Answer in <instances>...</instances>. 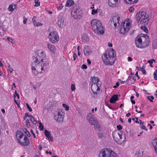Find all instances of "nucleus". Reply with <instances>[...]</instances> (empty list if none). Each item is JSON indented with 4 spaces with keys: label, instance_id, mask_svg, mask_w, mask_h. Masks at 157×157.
Returning <instances> with one entry per match:
<instances>
[{
    "label": "nucleus",
    "instance_id": "obj_1",
    "mask_svg": "<svg viewBox=\"0 0 157 157\" xmlns=\"http://www.w3.org/2000/svg\"><path fill=\"white\" fill-rule=\"evenodd\" d=\"M36 59L31 65L32 70L35 75L43 73L45 71L46 67L49 64L46 52L43 50H38L35 52Z\"/></svg>",
    "mask_w": 157,
    "mask_h": 157
},
{
    "label": "nucleus",
    "instance_id": "obj_2",
    "mask_svg": "<svg viewBox=\"0 0 157 157\" xmlns=\"http://www.w3.org/2000/svg\"><path fill=\"white\" fill-rule=\"evenodd\" d=\"M116 52L111 48L106 51L102 55V59L104 63L107 65H113L116 60Z\"/></svg>",
    "mask_w": 157,
    "mask_h": 157
},
{
    "label": "nucleus",
    "instance_id": "obj_3",
    "mask_svg": "<svg viewBox=\"0 0 157 157\" xmlns=\"http://www.w3.org/2000/svg\"><path fill=\"white\" fill-rule=\"evenodd\" d=\"M92 28L94 32L98 35H102L104 33V28L101 22L97 19L92 20L90 22Z\"/></svg>",
    "mask_w": 157,
    "mask_h": 157
},
{
    "label": "nucleus",
    "instance_id": "obj_4",
    "mask_svg": "<svg viewBox=\"0 0 157 157\" xmlns=\"http://www.w3.org/2000/svg\"><path fill=\"white\" fill-rule=\"evenodd\" d=\"M16 136L17 143L21 146H26L30 144L29 139L22 132L17 131Z\"/></svg>",
    "mask_w": 157,
    "mask_h": 157
},
{
    "label": "nucleus",
    "instance_id": "obj_5",
    "mask_svg": "<svg viewBox=\"0 0 157 157\" xmlns=\"http://www.w3.org/2000/svg\"><path fill=\"white\" fill-rule=\"evenodd\" d=\"M93 82L91 86V89L93 93L91 94V95L95 97L97 96L98 93L100 91L101 82L97 77H95L93 79Z\"/></svg>",
    "mask_w": 157,
    "mask_h": 157
},
{
    "label": "nucleus",
    "instance_id": "obj_6",
    "mask_svg": "<svg viewBox=\"0 0 157 157\" xmlns=\"http://www.w3.org/2000/svg\"><path fill=\"white\" fill-rule=\"evenodd\" d=\"M136 19L137 22L140 24L145 23L147 24L149 22V17L147 14L144 11L137 13L136 15Z\"/></svg>",
    "mask_w": 157,
    "mask_h": 157
},
{
    "label": "nucleus",
    "instance_id": "obj_7",
    "mask_svg": "<svg viewBox=\"0 0 157 157\" xmlns=\"http://www.w3.org/2000/svg\"><path fill=\"white\" fill-rule=\"evenodd\" d=\"M113 136L115 141L119 144H121L126 141L125 135L123 134L122 131L114 132Z\"/></svg>",
    "mask_w": 157,
    "mask_h": 157
},
{
    "label": "nucleus",
    "instance_id": "obj_8",
    "mask_svg": "<svg viewBox=\"0 0 157 157\" xmlns=\"http://www.w3.org/2000/svg\"><path fill=\"white\" fill-rule=\"evenodd\" d=\"M132 21L129 19H126L121 23V26L120 33L124 34L128 32L131 26Z\"/></svg>",
    "mask_w": 157,
    "mask_h": 157
},
{
    "label": "nucleus",
    "instance_id": "obj_9",
    "mask_svg": "<svg viewBox=\"0 0 157 157\" xmlns=\"http://www.w3.org/2000/svg\"><path fill=\"white\" fill-rule=\"evenodd\" d=\"M99 157H119L117 153L110 149L104 148L100 151Z\"/></svg>",
    "mask_w": 157,
    "mask_h": 157
},
{
    "label": "nucleus",
    "instance_id": "obj_10",
    "mask_svg": "<svg viewBox=\"0 0 157 157\" xmlns=\"http://www.w3.org/2000/svg\"><path fill=\"white\" fill-rule=\"evenodd\" d=\"M64 116V112L62 110H60L55 113L54 119L57 122L60 123L63 121Z\"/></svg>",
    "mask_w": 157,
    "mask_h": 157
},
{
    "label": "nucleus",
    "instance_id": "obj_11",
    "mask_svg": "<svg viewBox=\"0 0 157 157\" xmlns=\"http://www.w3.org/2000/svg\"><path fill=\"white\" fill-rule=\"evenodd\" d=\"M145 38L144 37L140 35L138 36L136 38L135 43L136 45L138 48H143L147 46L144 44V40H145Z\"/></svg>",
    "mask_w": 157,
    "mask_h": 157
},
{
    "label": "nucleus",
    "instance_id": "obj_12",
    "mask_svg": "<svg viewBox=\"0 0 157 157\" xmlns=\"http://www.w3.org/2000/svg\"><path fill=\"white\" fill-rule=\"evenodd\" d=\"M49 40L53 43H55L59 40V37L57 33L55 31H53L50 33L48 36Z\"/></svg>",
    "mask_w": 157,
    "mask_h": 157
},
{
    "label": "nucleus",
    "instance_id": "obj_13",
    "mask_svg": "<svg viewBox=\"0 0 157 157\" xmlns=\"http://www.w3.org/2000/svg\"><path fill=\"white\" fill-rule=\"evenodd\" d=\"M120 20V17L118 14L113 16L111 22V25H113L115 27H118L119 26V22Z\"/></svg>",
    "mask_w": 157,
    "mask_h": 157
},
{
    "label": "nucleus",
    "instance_id": "obj_14",
    "mask_svg": "<svg viewBox=\"0 0 157 157\" xmlns=\"http://www.w3.org/2000/svg\"><path fill=\"white\" fill-rule=\"evenodd\" d=\"M108 5L112 8L118 7L120 6L121 0H108Z\"/></svg>",
    "mask_w": 157,
    "mask_h": 157
},
{
    "label": "nucleus",
    "instance_id": "obj_15",
    "mask_svg": "<svg viewBox=\"0 0 157 157\" xmlns=\"http://www.w3.org/2000/svg\"><path fill=\"white\" fill-rule=\"evenodd\" d=\"M87 119L88 120L89 122L91 124H94L97 121L95 117L94 116L92 115L89 114L86 117Z\"/></svg>",
    "mask_w": 157,
    "mask_h": 157
},
{
    "label": "nucleus",
    "instance_id": "obj_16",
    "mask_svg": "<svg viewBox=\"0 0 157 157\" xmlns=\"http://www.w3.org/2000/svg\"><path fill=\"white\" fill-rule=\"evenodd\" d=\"M64 19L61 17L59 16L58 17L57 24L59 28H62L64 25Z\"/></svg>",
    "mask_w": 157,
    "mask_h": 157
},
{
    "label": "nucleus",
    "instance_id": "obj_17",
    "mask_svg": "<svg viewBox=\"0 0 157 157\" xmlns=\"http://www.w3.org/2000/svg\"><path fill=\"white\" fill-rule=\"evenodd\" d=\"M71 14L76 17L79 18L82 16V14L81 12H80L79 10H76L72 11Z\"/></svg>",
    "mask_w": 157,
    "mask_h": 157
},
{
    "label": "nucleus",
    "instance_id": "obj_18",
    "mask_svg": "<svg viewBox=\"0 0 157 157\" xmlns=\"http://www.w3.org/2000/svg\"><path fill=\"white\" fill-rule=\"evenodd\" d=\"M83 51L84 55L86 56H89L92 52L91 49L88 46H86L84 47Z\"/></svg>",
    "mask_w": 157,
    "mask_h": 157
},
{
    "label": "nucleus",
    "instance_id": "obj_19",
    "mask_svg": "<svg viewBox=\"0 0 157 157\" xmlns=\"http://www.w3.org/2000/svg\"><path fill=\"white\" fill-rule=\"evenodd\" d=\"M47 47L52 53H55L56 50V48L55 46L50 44H47Z\"/></svg>",
    "mask_w": 157,
    "mask_h": 157
},
{
    "label": "nucleus",
    "instance_id": "obj_20",
    "mask_svg": "<svg viewBox=\"0 0 157 157\" xmlns=\"http://www.w3.org/2000/svg\"><path fill=\"white\" fill-rule=\"evenodd\" d=\"M124 1L126 4L131 5L137 3L138 0H124Z\"/></svg>",
    "mask_w": 157,
    "mask_h": 157
},
{
    "label": "nucleus",
    "instance_id": "obj_21",
    "mask_svg": "<svg viewBox=\"0 0 157 157\" xmlns=\"http://www.w3.org/2000/svg\"><path fill=\"white\" fill-rule=\"evenodd\" d=\"M118 99V95H114L110 98L109 101L111 103H115L116 101Z\"/></svg>",
    "mask_w": 157,
    "mask_h": 157
},
{
    "label": "nucleus",
    "instance_id": "obj_22",
    "mask_svg": "<svg viewBox=\"0 0 157 157\" xmlns=\"http://www.w3.org/2000/svg\"><path fill=\"white\" fill-rule=\"evenodd\" d=\"M44 134L47 137L49 140L52 141V137L48 131L47 130H45L44 131Z\"/></svg>",
    "mask_w": 157,
    "mask_h": 157
},
{
    "label": "nucleus",
    "instance_id": "obj_23",
    "mask_svg": "<svg viewBox=\"0 0 157 157\" xmlns=\"http://www.w3.org/2000/svg\"><path fill=\"white\" fill-rule=\"evenodd\" d=\"M17 6L16 4H11L8 7V10L10 12H13L15 9H16V8Z\"/></svg>",
    "mask_w": 157,
    "mask_h": 157
},
{
    "label": "nucleus",
    "instance_id": "obj_24",
    "mask_svg": "<svg viewBox=\"0 0 157 157\" xmlns=\"http://www.w3.org/2000/svg\"><path fill=\"white\" fill-rule=\"evenodd\" d=\"M144 155V151H139L136 152L135 155V157H145Z\"/></svg>",
    "mask_w": 157,
    "mask_h": 157
},
{
    "label": "nucleus",
    "instance_id": "obj_25",
    "mask_svg": "<svg viewBox=\"0 0 157 157\" xmlns=\"http://www.w3.org/2000/svg\"><path fill=\"white\" fill-rule=\"evenodd\" d=\"M81 38L84 42L88 41L89 40L88 37L86 34H83L81 37Z\"/></svg>",
    "mask_w": 157,
    "mask_h": 157
},
{
    "label": "nucleus",
    "instance_id": "obj_26",
    "mask_svg": "<svg viewBox=\"0 0 157 157\" xmlns=\"http://www.w3.org/2000/svg\"><path fill=\"white\" fill-rule=\"evenodd\" d=\"M74 4V2L72 0H67L65 5L66 6L70 7Z\"/></svg>",
    "mask_w": 157,
    "mask_h": 157
},
{
    "label": "nucleus",
    "instance_id": "obj_27",
    "mask_svg": "<svg viewBox=\"0 0 157 157\" xmlns=\"http://www.w3.org/2000/svg\"><path fill=\"white\" fill-rule=\"evenodd\" d=\"M94 128L96 130H99L101 128L100 125L97 121H96V122L94 124Z\"/></svg>",
    "mask_w": 157,
    "mask_h": 157
},
{
    "label": "nucleus",
    "instance_id": "obj_28",
    "mask_svg": "<svg viewBox=\"0 0 157 157\" xmlns=\"http://www.w3.org/2000/svg\"><path fill=\"white\" fill-rule=\"evenodd\" d=\"M15 94L14 96V101L15 103L17 105V106L18 107H19V104L20 103V102H19V101L18 100H16V94H17V93L16 91L15 92Z\"/></svg>",
    "mask_w": 157,
    "mask_h": 157
},
{
    "label": "nucleus",
    "instance_id": "obj_29",
    "mask_svg": "<svg viewBox=\"0 0 157 157\" xmlns=\"http://www.w3.org/2000/svg\"><path fill=\"white\" fill-rule=\"evenodd\" d=\"M30 116V119L31 121L34 124H36L37 122V120H36V119H35L32 116Z\"/></svg>",
    "mask_w": 157,
    "mask_h": 157
},
{
    "label": "nucleus",
    "instance_id": "obj_30",
    "mask_svg": "<svg viewBox=\"0 0 157 157\" xmlns=\"http://www.w3.org/2000/svg\"><path fill=\"white\" fill-rule=\"evenodd\" d=\"M152 45L154 48H157V38L153 41Z\"/></svg>",
    "mask_w": 157,
    "mask_h": 157
},
{
    "label": "nucleus",
    "instance_id": "obj_31",
    "mask_svg": "<svg viewBox=\"0 0 157 157\" xmlns=\"http://www.w3.org/2000/svg\"><path fill=\"white\" fill-rule=\"evenodd\" d=\"M152 144L154 148L155 151L156 153L157 154V142H153Z\"/></svg>",
    "mask_w": 157,
    "mask_h": 157
},
{
    "label": "nucleus",
    "instance_id": "obj_32",
    "mask_svg": "<svg viewBox=\"0 0 157 157\" xmlns=\"http://www.w3.org/2000/svg\"><path fill=\"white\" fill-rule=\"evenodd\" d=\"M6 39L8 40V41L11 43L14 44L15 43L14 40L11 37H9L8 36H6Z\"/></svg>",
    "mask_w": 157,
    "mask_h": 157
},
{
    "label": "nucleus",
    "instance_id": "obj_33",
    "mask_svg": "<svg viewBox=\"0 0 157 157\" xmlns=\"http://www.w3.org/2000/svg\"><path fill=\"white\" fill-rule=\"evenodd\" d=\"M35 5L34 6L36 7H38L40 6V3L39 1V0H35Z\"/></svg>",
    "mask_w": 157,
    "mask_h": 157
},
{
    "label": "nucleus",
    "instance_id": "obj_34",
    "mask_svg": "<svg viewBox=\"0 0 157 157\" xmlns=\"http://www.w3.org/2000/svg\"><path fill=\"white\" fill-rule=\"evenodd\" d=\"M62 106L63 107L65 108V110L66 111H68L69 110V107L65 104H63Z\"/></svg>",
    "mask_w": 157,
    "mask_h": 157
},
{
    "label": "nucleus",
    "instance_id": "obj_35",
    "mask_svg": "<svg viewBox=\"0 0 157 157\" xmlns=\"http://www.w3.org/2000/svg\"><path fill=\"white\" fill-rule=\"evenodd\" d=\"M147 98L149 100L150 102H153V100L154 99V97L152 96H147Z\"/></svg>",
    "mask_w": 157,
    "mask_h": 157
},
{
    "label": "nucleus",
    "instance_id": "obj_36",
    "mask_svg": "<svg viewBox=\"0 0 157 157\" xmlns=\"http://www.w3.org/2000/svg\"><path fill=\"white\" fill-rule=\"evenodd\" d=\"M39 128L41 131L44 130V127L41 122H40L39 123Z\"/></svg>",
    "mask_w": 157,
    "mask_h": 157
},
{
    "label": "nucleus",
    "instance_id": "obj_37",
    "mask_svg": "<svg viewBox=\"0 0 157 157\" xmlns=\"http://www.w3.org/2000/svg\"><path fill=\"white\" fill-rule=\"evenodd\" d=\"M34 26L38 27L39 26H41L43 25L42 24L39 22H35V23L33 24Z\"/></svg>",
    "mask_w": 157,
    "mask_h": 157
},
{
    "label": "nucleus",
    "instance_id": "obj_38",
    "mask_svg": "<svg viewBox=\"0 0 157 157\" xmlns=\"http://www.w3.org/2000/svg\"><path fill=\"white\" fill-rule=\"evenodd\" d=\"M71 89L72 91H74L75 90V86L73 84H72L71 85Z\"/></svg>",
    "mask_w": 157,
    "mask_h": 157
},
{
    "label": "nucleus",
    "instance_id": "obj_39",
    "mask_svg": "<svg viewBox=\"0 0 157 157\" xmlns=\"http://www.w3.org/2000/svg\"><path fill=\"white\" fill-rule=\"evenodd\" d=\"M25 124L26 125L28 128L30 126V122L28 120H25Z\"/></svg>",
    "mask_w": 157,
    "mask_h": 157
},
{
    "label": "nucleus",
    "instance_id": "obj_40",
    "mask_svg": "<svg viewBox=\"0 0 157 157\" xmlns=\"http://www.w3.org/2000/svg\"><path fill=\"white\" fill-rule=\"evenodd\" d=\"M98 9H97V10H94V9H93L92 10V12H91V14H92V15H94L97 13H98Z\"/></svg>",
    "mask_w": 157,
    "mask_h": 157
},
{
    "label": "nucleus",
    "instance_id": "obj_41",
    "mask_svg": "<svg viewBox=\"0 0 157 157\" xmlns=\"http://www.w3.org/2000/svg\"><path fill=\"white\" fill-rule=\"evenodd\" d=\"M129 12L130 13H132L134 11V8L132 6H131L129 9Z\"/></svg>",
    "mask_w": 157,
    "mask_h": 157
},
{
    "label": "nucleus",
    "instance_id": "obj_42",
    "mask_svg": "<svg viewBox=\"0 0 157 157\" xmlns=\"http://www.w3.org/2000/svg\"><path fill=\"white\" fill-rule=\"evenodd\" d=\"M141 29H142L144 30V31L146 33H147L148 32V29H147V28L146 27H141Z\"/></svg>",
    "mask_w": 157,
    "mask_h": 157
},
{
    "label": "nucleus",
    "instance_id": "obj_43",
    "mask_svg": "<svg viewBox=\"0 0 157 157\" xmlns=\"http://www.w3.org/2000/svg\"><path fill=\"white\" fill-rule=\"evenodd\" d=\"M26 107L29 110L30 112H32V108L29 106V105L28 104H26Z\"/></svg>",
    "mask_w": 157,
    "mask_h": 157
},
{
    "label": "nucleus",
    "instance_id": "obj_44",
    "mask_svg": "<svg viewBox=\"0 0 157 157\" xmlns=\"http://www.w3.org/2000/svg\"><path fill=\"white\" fill-rule=\"evenodd\" d=\"M63 4L62 3H61L60 5L58 7H57V9L58 10H61L63 7Z\"/></svg>",
    "mask_w": 157,
    "mask_h": 157
},
{
    "label": "nucleus",
    "instance_id": "obj_45",
    "mask_svg": "<svg viewBox=\"0 0 157 157\" xmlns=\"http://www.w3.org/2000/svg\"><path fill=\"white\" fill-rule=\"evenodd\" d=\"M36 16H34L33 17V18L32 19V20L33 23V24H34V23H35L36 21Z\"/></svg>",
    "mask_w": 157,
    "mask_h": 157
},
{
    "label": "nucleus",
    "instance_id": "obj_46",
    "mask_svg": "<svg viewBox=\"0 0 157 157\" xmlns=\"http://www.w3.org/2000/svg\"><path fill=\"white\" fill-rule=\"evenodd\" d=\"M119 85V83L118 82H117L116 83V85L114 86H113V87L114 88H117Z\"/></svg>",
    "mask_w": 157,
    "mask_h": 157
},
{
    "label": "nucleus",
    "instance_id": "obj_47",
    "mask_svg": "<svg viewBox=\"0 0 157 157\" xmlns=\"http://www.w3.org/2000/svg\"><path fill=\"white\" fill-rule=\"evenodd\" d=\"M117 128L119 130H120L122 129V127L120 125H118L117 126Z\"/></svg>",
    "mask_w": 157,
    "mask_h": 157
},
{
    "label": "nucleus",
    "instance_id": "obj_48",
    "mask_svg": "<svg viewBox=\"0 0 157 157\" xmlns=\"http://www.w3.org/2000/svg\"><path fill=\"white\" fill-rule=\"evenodd\" d=\"M141 128L146 131L147 130V128L144 125H143L141 126Z\"/></svg>",
    "mask_w": 157,
    "mask_h": 157
},
{
    "label": "nucleus",
    "instance_id": "obj_49",
    "mask_svg": "<svg viewBox=\"0 0 157 157\" xmlns=\"http://www.w3.org/2000/svg\"><path fill=\"white\" fill-rule=\"evenodd\" d=\"M141 71L143 74L145 75L146 74V71L144 68H142L141 69Z\"/></svg>",
    "mask_w": 157,
    "mask_h": 157
},
{
    "label": "nucleus",
    "instance_id": "obj_50",
    "mask_svg": "<svg viewBox=\"0 0 157 157\" xmlns=\"http://www.w3.org/2000/svg\"><path fill=\"white\" fill-rule=\"evenodd\" d=\"M82 68L83 69H86L87 68V67L86 65L83 64L82 65Z\"/></svg>",
    "mask_w": 157,
    "mask_h": 157
},
{
    "label": "nucleus",
    "instance_id": "obj_51",
    "mask_svg": "<svg viewBox=\"0 0 157 157\" xmlns=\"http://www.w3.org/2000/svg\"><path fill=\"white\" fill-rule=\"evenodd\" d=\"M73 59L74 60H75L77 58V55L75 53H74L73 54Z\"/></svg>",
    "mask_w": 157,
    "mask_h": 157
},
{
    "label": "nucleus",
    "instance_id": "obj_52",
    "mask_svg": "<svg viewBox=\"0 0 157 157\" xmlns=\"http://www.w3.org/2000/svg\"><path fill=\"white\" fill-rule=\"evenodd\" d=\"M25 117H29V118H30V116H32V115H29V113H26L25 114Z\"/></svg>",
    "mask_w": 157,
    "mask_h": 157
},
{
    "label": "nucleus",
    "instance_id": "obj_53",
    "mask_svg": "<svg viewBox=\"0 0 157 157\" xmlns=\"http://www.w3.org/2000/svg\"><path fill=\"white\" fill-rule=\"evenodd\" d=\"M154 78L155 77H157V69L154 73Z\"/></svg>",
    "mask_w": 157,
    "mask_h": 157
},
{
    "label": "nucleus",
    "instance_id": "obj_54",
    "mask_svg": "<svg viewBox=\"0 0 157 157\" xmlns=\"http://www.w3.org/2000/svg\"><path fill=\"white\" fill-rule=\"evenodd\" d=\"M22 131L25 133L27 131H28L27 129L25 128H23L22 129Z\"/></svg>",
    "mask_w": 157,
    "mask_h": 157
},
{
    "label": "nucleus",
    "instance_id": "obj_55",
    "mask_svg": "<svg viewBox=\"0 0 157 157\" xmlns=\"http://www.w3.org/2000/svg\"><path fill=\"white\" fill-rule=\"evenodd\" d=\"M19 95L18 94H16V100H18L19 101V102H20V101H19Z\"/></svg>",
    "mask_w": 157,
    "mask_h": 157
},
{
    "label": "nucleus",
    "instance_id": "obj_56",
    "mask_svg": "<svg viewBox=\"0 0 157 157\" xmlns=\"http://www.w3.org/2000/svg\"><path fill=\"white\" fill-rule=\"evenodd\" d=\"M128 62L131 61L132 60V59L130 57H128Z\"/></svg>",
    "mask_w": 157,
    "mask_h": 157
},
{
    "label": "nucleus",
    "instance_id": "obj_57",
    "mask_svg": "<svg viewBox=\"0 0 157 157\" xmlns=\"http://www.w3.org/2000/svg\"><path fill=\"white\" fill-rule=\"evenodd\" d=\"M25 134L27 135L28 137H30V133L29 132V131H27L25 133Z\"/></svg>",
    "mask_w": 157,
    "mask_h": 157
},
{
    "label": "nucleus",
    "instance_id": "obj_58",
    "mask_svg": "<svg viewBox=\"0 0 157 157\" xmlns=\"http://www.w3.org/2000/svg\"><path fill=\"white\" fill-rule=\"evenodd\" d=\"M87 62L88 63V64L90 65L91 64V61L89 59H87Z\"/></svg>",
    "mask_w": 157,
    "mask_h": 157
},
{
    "label": "nucleus",
    "instance_id": "obj_59",
    "mask_svg": "<svg viewBox=\"0 0 157 157\" xmlns=\"http://www.w3.org/2000/svg\"><path fill=\"white\" fill-rule=\"evenodd\" d=\"M135 122L137 123H139V121H138V118L137 117L135 118Z\"/></svg>",
    "mask_w": 157,
    "mask_h": 157
},
{
    "label": "nucleus",
    "instance_id": "obj_60",
    "mask_svg": "<svg viewBox=\"0 0 157 157\" xmlns=\"http://www.w3.org/2000/svg\"><path fill=\"white\" fill-rule=\"evenodd\" d=\"M148 62L149 64H150V66L152 67L151 65L153 63V62L151 60H149Z\"/></svg>",
    "mask_w": 157,
    "mask_h": 157
},
{
    "label": "nucleus",
    "instance_id": "obj_61",
    "mask_svg": "<svg viewBox=\"0 0 157 157\" xmlns=\"http://www.w3.org/2000/svg\"><path fill=\"white\" fill-rule=\"evenodd\" d=\"M27 21V19L26 18L24 19L23 21V22L24 24H26V23Z\"/></svg>",
    "mask_w": 157,
    "mask_h": 157
},
{
    "label": "nucleus",
    "instance_id": "obj_62",
    "mask_svg": "<svg viewBox=\"0 0 157 157\" xmlns=\"http://www.w3.org/2000/svg\"><path fill=\"white\" fill-rule=\"evenodd\" d=\"M9 70L10 73H12L13 71V70L12 68L10 67L9 68Z\"/></svg>",
    "mask_w": 157,
    "mask_h": 157
},
{
    "label": "nucleus",
    "instance_id": "obj_63",
    "mask_svg": "<svg viewBox=\"0 0 157 157\" xmlns=\"http://www.w3.org/2000/svg\"><path fill=\"white\" fill-rule=\"evenodd\" d=\"M139 123L140 124L143 125L144 124V122L143 121H142L141 120H140L139 121Z\"/></svg>",
    "mask_w": 157,
    "mask_h": 157
},
{
    "label": "nucleus",
    "instance_id": "obj_64",
    "mask_svg": "<svg viewBox=\"0 0 157 157\" xmlns=\"http://www.w3.org/2000/svg\"><path fill=\"white\" fill-rule=\"evenodd\" d=\"M154 95L157 98V90L156 91L155 93L154 94Z\"/></svg>",
    "mask_w": 157,
    "mask_h": 157
}]
</instances>
